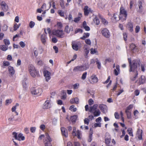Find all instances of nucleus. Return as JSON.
<instances>
[{
	"mask_svg": "<svg viewBox=\"0 0 146 146\" xmlns=\"http://www.w3.org/2000/svg\"><path fill=\"white\" fill-rule=\"evenodd\" d=\"M58 13L59 14L61 17H63L64 16V13L61 10H59L58 11Z\"/></svg>",
	"mask_w": 146,
	"mask_h": 146,
	"instance_id": "obj_51",
	"label": "nucleus"
},
{
	"mask_svg": "<svg viewBox=\"0 0 146 146\" xmlns=\"http://www.w3.org/2000/svg\"><path fill=\"white\" fill-rule=\"evenodd\" d=\"M73 30L72 27H69L68 25H66L64 31L67 33H69L70 31H72Z\"/></svg>",
	"mask_w": 146,
	"mask_h": 146,
	"instance_id": "obj_17",
	"label": "nucleus"
},
{
	"mask_svg": "<svg viewBox=\"0 0 146 146\" xmlns=\"http://www.w3.org/2000/svg\"><path fill=\"white\" fill-rule=\"evenodd\" d=\"M21 25V24H19V25L17 24V23H15L14 25V30L16 31L17 29L19 28Z\"/></svg>",
	"mask_w": 146,
	"mask_h": 146,
	"instance_id": "obj_34",
	"label": "nucleus"
},
{
	"mask_svg": "<svg viewBox=\"0 0 146 146\" xmlns=\"http://www.w3.org/2000/svg\"><path fill=\"white\" fill-rule=\"evenodd\" d=\"M94 102V101L92 99H90L88 100V103L90 105H92L93 104Z\"/></svg>",
	"mask_w": 146,
	"mask_h": 146,
	"instance_id": "obj_57",
	"label": "nucleus"
},
{
	"mask_svg": "<svg viewBox=\"0 0 146 146\" xmlns=\"http://www.w3.org/2000/svg\"><path fill=\"white\" fill-rule=\"evenodd\" d=\"M46 137L44 139V146H52L51 142L52 140L49 136L48 133H46Z\"/></svg>",
	"mask_w": 146,
	"mask_h": 146,
	"instance_id": "obj_3",
	"label": "nucleus"
},
{
	"mask_svg": "<svg viewBox=\"0 0 146 146\" xmlns=\"http://www.w3.org/2000/svg\"><path fill=\"white\" fill-rule=\"evenodd\" d=\"M8 46L6 45H2L0 46V49L3 51H5L8 49Z\"/></svg>",
	"mask_w": 146,
	"mask_h": 146,
	"instance_id": "obj_28",
	"label": "nucleus"
},
{
	"mask_svg": "<svg viewBox=\"0 0 146 146\" xmlns=\"http://www.w3.org/2000/svg\"><path fill=\"white\" fill-rule=\"evenodd\" d=\"M77 116L76 115H74L73 116H71L70 117V120L72 121V122H75L77 118Z\"/></svg>",
	"mask_w": 146,
	"mask_h": 146,
	"instance_id": "obj_29",
	"label": "nucleus"
},
{
	"mask_svg": "<svg viewBox=\"0 0 146 146\" xmlns=\"http://www.w3.org/2000/svg\"><path fill=\"white\" fill-rule=\"evenodd\" d=\"M98 106V104H94L93 106L90 107L89 111L91 112H92L93 110H96Z\"/></svg>",
	"mask_w": 146,
	"mask_h": 146,
	"instance_id": "obj_21",
	"label": "nucleus"
},
{
	"mask_svg": "<svg viewBox=\"0 0 146 146\" xmlns=\"http://www.w3.org/2000/svg\"><path fill=\"white\" fill-rule=\"evenodd\" d=\"M85 43L87 44L90 45L91 44V42L90 40L89 39H87L85 40Z\"/></svg>",
	"mask_w": 146,
	"mask_h": 146,
	"instance_id": "obj_43",
	"label": "nucleus"
},
{
	"mask_svg": "<svg viewBox=\"0 0 146 146\" xmlns=\"http://www.w3.org/2000/svg\"><path fill=\"white\" fill-rule=\"evenodd\" d=\"M97 52L96 49L92 48L90 49V53L92 54H94Z\"/></svg>",
	"mask_w": 146,
	"mask_h": 146,
	"instance_id": "obj_38",
	"label": "nucleus"
},
{
	"mask_svg": "<svg viewBox=\"0 0 146 146\" xmlns=\"http://www.w3.org/2000/svg\"><path fill=\"white\" fill-rule=\"evenodd\" d=\"M9 71V74L11 75H13L15 72V71L13 68L10 66L8 67Z\"/></svg>",
	"mask_w": 146,
	"mask_h": 146,
	"instance_id": "obj_22",
	"label": "nucleus"
},
{
	"mask_svg": "<svg viewBox=\"0 0 146 146\" xmlns=\"http://www.w3.org/2000/svg\"><path fill=\"white\" fill-rule=\"evenodd\" d=\"M87 73V72H85L83 73L81 77V79L82 80H84L86 79Z\"/></svg>",
	"mask_w": 146,
	"mask_h": 146,
	"instance_id": "obj_40",
	"label": "nucleus"
},
{
	"mask_svg": "<svg viewBox=\"0 0 146 146\" xmlns=\"http://www.w3.org/2000/svg\"><path fill=\"white\" fill-rule=\"evenodd\" d=\"M131 72H134V73H135V76L133 78H131V80L133 81H134L135 79L137 77L138 75V71L137 68L135 70L133 71H131Z\"/></svg>",
	"mask_w": 146,
	"mask_h": 146,
	"instance_id": "obj_24",
	"label": "nucleus"
},
{
	"mask_svg": "<svg viewBox=\"0 0 146 146\" xmlns=\"http://www.w3.org/2000/svg\"><path fill=\"white\" fill-rule=\"evenodd\" d=\"M35 25V23L33 21H31L29 24V26L31 28H33Z\"/></svg>",
	"mask_w": 146,
	"mask_h": 146,
	"instance_id": "obj_45",
	"label": "nucleus"
},
{
	"mask_svg": "<svg viewBox=\"0 0 146 146\" xmlns=\"http://www.w3.org/2000/svg\"><path fill=\"white\" fill-rule=\"evenodd\" d=\"M123 38L125 41H126L127 40V35L125 33L123 34Z\"/></svg>",
	"mask_w": 146,
	"mask_h": 146,
	"instance_id": "obj_50",
	"label": "nucleus"
},
{
	"mask_svg": "<svg viewBox=\"0 0 146 146\" xmlns=\"http://www.w3.org/2000/svg\"><path fill=\"white\" fill-rule=\"evenodd\" d=\"M89 68V66H77L75 67L73 69L74 72L81 71L86 70Z\"/></svg>",
	"mask_w": 146,
	"mask_h": 146,
	"instance_id": "obj_5",
	"label": "nucleus"
},
{
	"mask_svg": "<svg viewBox=\"0 0 146 146\" xmlns=\"http://www.w3.org/2000/svg\"><path fill=\"white\" fill-rule=\"evenodd\" d=\"M133 105L132 104L128 106L127 107L125 111H129V110L133 108Z\"/></svg>",
	"mask_w": 146,
	"mask_h": 146,
	"instance_id": "obj_42",
	"label": "nucleus"
},
{
	"mask_svg": "<svg viewBox=\"0 0 146 146\" xmlns=\"http://www.w3.org/2000/svg\"><path fill=\"white\" fill-rule=\"evenodd\" d=\"M1 5L2 10L4 11H6L8 9V7L5 2L2 1L1 3Z\"/></svg>",
	"mask_w": 146,
	"mask_h": 146,
	"instance_id": "obj_13",
	"label": "nucleus"
},
{
	"mask_svg": "<svg viewBox=\"0 0 146 146\" xmlns=\"http://www.w3.org/2000/svg\"><path fill=\"white\" fill-rule=\"evenodd\" d=\"M83 32V31L82 29H76L75 31V34L77 33L78 32H80V33H82Z\"/></svg>",
	"mask_w": 146,
	"mask_h": 146,
	"instance_id": "obj_53",
	"label": "nucleus"
},
{
	"mask_svg": "<svg viewBox=\"0 0 146 146\" xmlns=\"http://www.w3.org/2000/svg\"><path fill=\"white\" fill-rule=\"evenodd\" d=\"M12 135H13V137H14L15 139L17 140V139H18L17 137L18 135L17 133L14 132L13 133Z\"/></svg>",
	"mask_w": 146,
	"mask_h": 146,
	"instance_id": "obj_39",
	"label": "nucleus"
},
{
	"mask_svg": "<svg viewBox=\"0 0 146 146\" xmlns=\"http://www.w3.org/2000/svg\"><path fill=\"white\" fill-rule=\"evenodd\" d=\"M79 86V84H75L73 86V88L74 89H76L78 88Z\"/></svg>",
	"mask_w": 146,
	"mask_h": 146,
	"instance_id": "obj_61",
	"label": "nucleus"
},
{
	"mask_svg": "<svg viewBox=\"0 0 146 146\" xmlns=\"http://www.w3.org/2000/svg\"><path fill=\"white\" fill-rule=\"evenodd\" d=\"M94 116H99L101 113V112L99 109L94 110L93 113Z\"/></svg>",
	"mask_w": 146,
	"mask_h": 146,
	"instance_id": "obj_26",
	"label": "nucleus"
},
{
	"mask_svg": "<svg viewBox=\"0 0 146 146\" xmlns=\"http://www.w3.org/2000/svg\"><path fill=\"white\" fill-rule=\"evenodd\" d=\"M61 130L62 135L65 137H67L68 136V133L67 129L64 127L61 128Z\"/></svg>",
	"mask_w": 146,
	"mask_h": 146,
	"instance_id": "obj_16",
	"label": "nucleus"
},
{
	"mask_svg": "<svg viewBox=\"0 0 146 146\" xmlns=\"http://www.w3.org/2000/svg\"><path fill=\"white\" fill-rule=\"evenodd\" d=\"M80 19H80V17H77L75 18L73 21L77 23H78V22L80 21Z\"/></svg>",
	"mask_w": 146,
	"mask_h": 146,
	"instance_id": "obj_44",
	"label": "nucleus"
},
{
	"mask_svg": "<svg viewBox=\"0 0 146 146\" xmlns=\"http://www.w3.org/2000/svg\"><path fill=\"white\" fill-rule=\"evenodd\" d=\"M135 32L136 33H138L140 30V27L139 26H137L136 27L135 29Z\"/></svg>",
	"mask_w": 146,
	"mask_h": 146,
	"instance_id": "obj_62",
	"label": "nucleus"
},
{
	"mask_svg": "<svg viewBox=\"0 0 146 146\" xmlns=\"http://www.w3.org/2000/svg\"><path fill=\"white\" fill-rule=\"evenodd\" d=\"M28 68L29 72L32 71H33L35 69V67L32 64H30L29 65Z\"/></svg>",
	"mask_w": 146,
	"mask_h": 146,
	"instance_id": "obj_32",
	"label": "nucleus"
},
{
	"mask_svg": "<svg viewBox=\"0 0 146 146\" xmlns=\"http://www.w3.org/2000/svg\"><path fill=\"white\" fill-rule=\"evenodd\" d=\"M84 14L85 16H88L90 13H92V11L87 6H85L84 8Z\"/></svg>",
	"mask_w": 146,
	"mask_h": 146,
	"instance_id": "obj_11",
	"label": "nucleus"
},
{
	"mask_svg": "<svg viewBox=\"0 0 146 146\" xmlns=\"http://www.w3.org/2000/svg\"><path fill=\"white\" fill-rule=\"evenodd\" d=\"M31 93L32 94L34 95H40L42 91L41 89H36L35 88H32L31 89Z\"/></svg>",
	"mask_w": 146,
	"mask_h": 146,
	"instance_id": "obj_6",
	"label": "nucleus"
},
{
	"mask_svg": "<svg viewBox=\"0 0 146 146\" xmlns=\"http://www.w3.org/2000/svg\"><path fill=\"white\" fill-rule=\"evenodd\" d=\"M95 127H100L101 126V123H95L94 125Z\"/></svg>",
	"mask_w": 146,
	"mask_h": 146,
	"instance_id": "obj_59",
	"label": "nucleus"
},
{
	"mask_svg": "<svg viewBox=\"0 0 146 146\" xmlns=\"http://www.w3.org/2000/svg\"><path fill=\"white\" fill-rule=\"evenodd\" d=\"M98 107L104 113H106L107 112L108 108L105 105L100 104L99 105Z\"/></svg>",
	"mask_w": 146,
	"mask_h": 146,
	"instance_id": "obj_7",
	"label": "nucleus"
},
{
	"mask_svg": "<svg viewBox=\"0 0 146 146\" xmlns=\"http://www.w3.org/2000/svg\"><path fill=\"white\" fill-rule=\"evenodd\" d=\"M84 50H90V48L86 44H85L84 45Z\"/></svg>",
	"mask_w": 146,
	"mask_h": 146,
	"instance_id": "obj_63",
	"label": "nucleus"
},
{
	"mask_svg": "<svg viewBox=\"0 0 146 146\" xmlns=\"http://www.w3.org/2000/svg\"><path fill=\"white\" fill-rule=\"evenodd\" d=\"M2 29L4 31H6L7 29V26L6 25H4L2 27Z\"/></svg>",
	"mask_w": 146,
	"mask_h": 146,
	"instance_id": "obj_54",
	"label": "nucleus"
},
{
	"mask_svg": "<svg viewBox=\"0 0 146 146\" xmlns=\"http://www.w3.org/2000/svg\"><path fill=\"white\" fill-rule=\"evenodd\" d=\"M19 44L21 46V47H22L23 48H24L25 46V43L24 42H23V41H21L19 42Z\"/></svg>",
	"mask_w": 146,
	"mask_h": 146,
	"instance_id": "obj_56",
	"label": "nucleus"
},
{
	"mask_svg": "<svg viewBox=\"0 0 146 146\" xmlns=\"http://www.w3.org/2000/svg\"><path fill=\"white\" fill-rule=\"evenodd\" d=\"M84 123L85 124L88 125L89 122V120L88 118H85L84 120Z\"/></svg>",
	"mask_w": 146,
	"mask_h": 146,
	"instance_id": "obj_55",
	"label": "nucleus"
},
{
	"mask_svg": "<svg viewBox=\"0 0 146 146\" xmlns=\"http://www.w3.org/2000/svg\"><path fill=\"white\" fill-rule=\"evenodd\" d=\"M80 44L79 42H76L75 41H73L72 43V47L74 50L77 51L78 50L79 46Z\"/></svg>",
	"mask_w": 146,
	"mask_h": 146,
	"instance_id": "obj_9",
	"label": "nucleus"
},
{
	"mask_svg": "<svg viewBox=\"0 0 146 146\" xmlns=\"http://www.w3.org/2000/svg\"><path fill=\"white\" fill-rule=\"evenodd\" d=\"M23 134L21 133L19 134L18 135V139L17 140L20 141L21 140H24L25 139V137L23 136Z\"/></svg>",
	"mask_w": 146,
	"mask_h": 146,
	"instance_id": "obj_25",
	"label": "nucleus"
},
{
	"mask_svg": "<svg viewBox=\"0 0 146 146\" xmlns=\"http://www.w3.org/2000/svg\"><path fill=\"white\" fill-rule=\"evenodd\" d=\"M44 74L46 80L48 82L51 78L50 76V72L46 70H45L44 71Z\"/></svg>",
	"mask_w": 146,
	"mask_h": 146,
	"instance_id": "obj_10",
	"label": "nucleus"
},
{
	"mask_svg": "<svg viewBox=\"0 0 146 146\" xmlns=\"http://www.w3.org/2000/svg\"><path fill=\"white\" fill-rule=\"evenodd\" d=\"M142 130L138 129L137 131L136 135L139 140H141L142 139Z\"/></svg>",
	"mask_w": 146,
	"mask_h": 146,
	"instance_id": "obj_15",
	"label": "nucleus"
},
{
	"mask_svg": "<svg viewBox=\"0 0 146 146\" xmlns=\"http://www.w3.org/2000/svg\"><path fill=\"white\" fill-rule=\"evenodd\" d=\"M127 13L126 11L123 7H121L120 9V13L119 15V20H121L122 22L126 19Z\"/></svg>",
	"mask_w": 146,
	"mask_h": 146,
	"instance_id": "obj_2",
	"label": "nucleus"
},
{
	"mask_svg": "<svg viewBox=\"0 0 146 146\" xmlns=\"http://www.w3.org/2000/svg\"><path fill=\"white\" fill-rule=\"evenodd\" d=\"M12 102L11 100H7L6 101V105H8L9 104H11Z\"/></svg>",
	"mask_w": 146,
	"mask_h": 146,
	"instance_id": "obj_60",
	"label": "nucleus"
},
{
	"mask_svg": "<svg viewBox=\"0 0 146 146\" xmlns=\"http://www.w3.org/2000/svg\"><path fill=\"white\" fill-rule=\"evenodd\" d=\"M142 3L141 1H139L138 2V6L139 9H141L142 7Z\"/></svg>",
	"mask_w": 146,
	"mask_h": 146,
	"instance_id": "obj_58",
	"label": "nucleus"
},
{
	"mask_svg": "<svg viewBox=\"0 0 146 146\" xmlns=\"http://www.w3.org/2000/svg\"><path fill=\"white\" fill-rule=\"evenodd\" d=\"M92 132L90 133L89 136V138L88 139V140L89 142H91L92 140Z\"/></svg>",
	"mask_w": 146,
	"mask_h": 146,
	"instance_id": "obj_49",
	"label": "nucleus"
},
{
	"mask_svg": "<svg viewBox=\"0 0 146 146\" xmlns=\"http://www.w3.org/2000/svg\"><path fill=\"white\" fill-rule=\"evenodd\" d=\"M29 72L31 75L33 77H35L37 74V72L35 69L33 71H32Z\"/></svg>",
	"mask_w": 146,
	"mask_h": 146,
	"instance_id": "obj_31",
	"label": "nucleus"
},
{
	"mask_svg": "<svg viewBox=\"0 0 146 146\" xmlns=\"http://www.w3.org/2000/svg\"><path fill=\"white\" fill-rule=\"evenodd\" d=\"M90 36V33H84L82 37H81L80 38L82 40H84L86 38H88Z\"/></svg>",
	"mask_w": 146,
	"mask_h": 146,
	"instance_id": "obj_27",
	"label": "nucleus"
},
{
	"mask_svg": "<svg viewBox=\"0 0 146 146\" xmlns=\"http://www.w3.org/2000/svg\"><path fill=\"white\" fill-rule=\"evenodd\" d=\"M102 35L106 38H109L110 36V34L108 30L106 28L103 29L102 31Z\"/></svg>",
	"mask_w": 146,
	"mask_h": 146,
	"instance_id": "obj_8",
	"label": "nucleus"
},
{
	"mask_svg": "<svg viewBox=\"0 0 146 146\" xmlns=\"http://www.w3.org/2000/svg\"><path fill=\"white\" fill-rule=\"evenodd\" d=\"M95 62H96L98 68L99 69H100L101 68V64L97 58L96 59Z\"/></svg>",
	"mask_w": 146,
	"mask_h": 146,
	"instance_id": "obj_30",
	"label": "nucleus"
},
{
	"mask_svg": "<svg viewBox=\"0 0 146 146\" xmlns=\"http://www.w3.org/2000/svg\"><path fill=\"white\" fill-rule=\"evenodd\" d=\"M111 138L110 137L109 138H106L105 139V143L106 144H108L110 143Z\"/></svg>",
	"mask_w": 146,
	"mask_h": 146,
	"instance_id": "obj_35",
	"label": "nucleus"
},
{
	"mask_svg": "<svg viewBox=\"0 0 146 146\" xmlns=\"http://www.w3.org/2000/svg\"><path fill=\"white\" fill-rule=\"evenodd\" d=\"M127 27L129 29V31L131 32L133 31V24L131 21H129L128 23Z\"/></svg>",
	"mask_w": 146,
	"mask_h": 146,
	"instance_id": "obj_19",
	"label": "nucleus"
},
{
	"mask_svg": "<svg viewBox=\"0 0 146 146\" xmlns=\"http://www.w3.org/2000/svg\"><path fill=\"white\" fill-rule=\"evenodd\" d=\"M127 131L128 132V134L131 136H133V134L132 131V129L131 128H129L127 129Z\"/></svg>",
	"mask_w": 146,
	"mask_h": 146,
	"instance_id": "obj_37",
	"label": "nucleus"
},
{
	"mask_svg": "<svg viewBox=\"0 0 146 146\" xmlns=\"http://www.w3.org/2000/svg\"><path fill=\"white\" fill-rule=\"evenodd\" d=\"M36 129V128L35 127H32L30 128V130L31 131L32 133H34L35 132Z\"/></svg>",
	"mask_w": 146,
	"mask_h": 146,
	"instance_id": "obj_48",
	"label": "nucleus"
},
{
	"mask_svg": "<svg viewBox=\"0 0 146 146\" xmlns=\"http://www.w3.org/2000/svg\"><path fill=\"white\" fill-rule=\"evenodd\" d=\"M26 79L25 78L24 80H23V88H26L27 87V84H26V82H25V81L26 80Z\"/></svg>",
	"mask_w": 146,
	"mask_h": 146,
	"instance_id": "obj_47",
	"label": "nucleus"
},
{
	"mask_svg": "<svg viewBox=\"0 0 146 146\" xmlns=\"http://www.w3.org/2000/svg\"><path fill=\"white\" fill-rule=\"evenodd\" d=\"M3 65L5 66H8L10 64L9 62L7 61H4L3 63Z\"/></svg>",
	"mask_w": 146,
	"mask_h": 146,
	"instance_id": "obj_52",
	"label": "nucleus"
},
{
	"mask_svg": "<svg viewBox=\"0 0 146 146\" xmlns=\"http://www.w3.org/2000/svg\"><path fill=\"white\" fill-rule=\"evenodd\" d=\"M92 81L91 82V84H93L97 83L98 81L97 78L95 75L92 76H91Z\"/></svg>",
	"mask_w": 146,
	"mask_h": 146,
	"instance_id": "obj_20",
	"label": "nucleus"
},
{
	"mask_svg": "<svg viewBox=\"0 0 146 146\" xmlns=\"http://www.w3.org/2000/svg\"><path fill=\"white\" fill-rule=\"evenodd\" d=\"M138 84L141 85L143 84L145 82V78L144 76L142 75L138 80Z\"/></svg>",
	"mask_w": 146,
	"mask_h": 146,
	"instance_id": "obj_14",
	"label": "nucleus"
},
{
	"mask_svg": "<svg viewBox=\"0 0 146 146\" xmlns=\"http://www.w3.org/2000/svg\"><path fill=\"white\" fill-rule=\"evenodd\" d=\"M128 60L130 67L129 72L134 70L136 69L137 68L138 65L139 66L141 63L139 59L133 60L132 62L131 58H128Z\"/></svg>",
	"mask_w": 146,
	"mask_h": 146,
	"instance_id": "obj_1",
	"label": "nucleus"
},
{
	"mask_svg": "<svg viewBox=\"0 0 146 146\" xmlns=\"http://www.w3.org/2000/svg\"><path fill=\"white\" fill-rule=\"evenodd\" d=\"M52 34L60 38H62L64 37L63 31L62 30H54L52 31Z\"/></svg>",
	"mask_w": 146,
	"mask_h": 146,
	"instance_id": "obj_4",
	"label": "nucleus"
},
{
	"mask_svg": "<svg viewBox=\"0 0 146 146\" xmlns=\"http://www.w3.org/2000/svg\"><path fill=\"white\" fill-rule=\"evenodd\" d=\"M129 47L132 52L134 53L137 51L138 48L134 44L132 43L130 44Z\"/></svg>",
	"mask_w": 146,
	"mask_h": 146,
	"instance_id": "obj_12",
	"label": "nucleus"
},
{
	"mask_svg": "<svg viewBox=\"0 0 146 146\" xmlns=\"http://www.w3.org/2000/svg\"><path fill=\"white\" fill-rule=\"evenodd\" d=\"M94 21L96 25H98L100 23V21L98 18L96 17L95 18Z\"/></svg>",
	"mask_w": 146,
	"mask_h": 146,
	"instance_id": "obj_41",
	"label": "nucleus"
},
{
	"mask_svg": "<svg viewBox=\"0 0 146 146\" xmlns=\"http://www.w3.org/2000/svg\"><path fill=\"white\" fill-rule=\"evenodd\" d=\"M34 53L35 57L37 56L38 54V52L37 48H34Z\"/></svg>",
	"mask_w": 146,
	"mask_h": 146,
	"instance_id": "obj_46",
	"label": "nucleus"
},
{
	"mask_svg": "<svg viewBox=\"0 0 146 146\" xmlns=\"http://www.w3.org/2000/svg\"><path fill=\"white\" fill-rule=\"evenodd\" d=\"M24 131L26 134H28L29 133V129L27 127H25L24 129Z\"/></svg>",
	"mask_w": 146,
	"mask_h": 146,
	"instance_id": "obj_64",
	"label": "nucleus"
},
{
	"mask_svg": "<svg viewBox=\"0 0 146 146\" xmlns=\"http://www.w3.org/2000/svg\"><path fill=\"white\" fill-rule=\"evenodd\" d=\"M125 112L126 113L127 118L128 119H130L131 117V113L130 111H125Z\"/></svg>",
	"mask_w": 146,
	"mask_h": 146,
	"instance_id": "obj_33",
	"label": "nucleus"
},
{
	"mask_svg": "<svg viewBox=\"0 0 146 146\" xmlns=\"http://www.w3.org/2000/svg\"><path fill=\"white\" fill-rule=\"evenodd\" d=\"M3 41L5 45L7 46L10 44V42L9 40L7 39H4Z\"/></svg>",
	"mask_w": 146,
	"mask_h": 146,
	"instance_id": "obj_36",
	"label": "nucleus"
},
{
	"mask_svg": "<svg viewBox=\"0 0 146 146\" xmlns=\"http://www.w3.org/2000/svg\"><path fill=\"white\" fill-rule=\"evenodd\" d=\"M50 106L49 101L47 100L44 103L43 108L44 109H47L50 108Z\"/></svg>",
	"mask_w": 146,
	"mask_h": 146,
	"instance_id": "obj_18",
	"label": "nucleus"
},
{
	"mask_svg": "<svg viewBox=\"0 0 146 146\" xmlns=\"http://www.w3.org/2000/svg\"><path fill=\"white\" fill-rule=\"evenodd\" d=\"M46 35L44 34L42 35L41 37V40L42 42L44 44L46 43Z\"/></svg>",
	"mask_w": 146,
	"mask_h": 146,
	"instance_id": "obj_23",
	"label": "nucleus"
}]
</instances>
